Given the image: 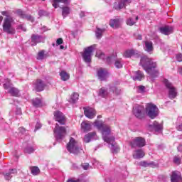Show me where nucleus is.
Returning <instances> with one entry per match:
<instances>
[{
  "mask_svg": "<svg viewBox=\"0 0 182 182\" xmlns=\"http://www.w3.org/2000/svg\"><path fill=\"white\" fill-rule=\"evenodd\" d=\"M139 166H141V167H152L154 168V167H159V164H155L154 161H142L139 163Z\"/></svg>",
  "mask_w": 182,
  "mask_h": 182,
  "instance_id": "obj_21",
  "label": "nucleus"
},
{
  "mask_svg": "<svg viewBox=\"0 0 182 182\" xmlns=\"http://www.w3.org/2000/svg\"><path fill=\"white\" fill-rule=\"evenodd\" d=\"M106 31L105 28H97L95 35L97 39H100L103 35V33Z\"/></svg>",
  "mask_w": 182,
  "mask_h": 182,
  "instance_id": "obj_35",
  "label": "nucleus"
},
{
  "mask_svg": "<svg viewBox=\"0 0 182 182\" xmlns=\"http://www.w3.org/2000/svg\"><path fill=\"white\" fill-rule=\"evenodd\" d=\"M150 126L154 129V130H155V132H160L163 130V125L157 122V121L154 122V123Z\"/></svg>",
  "mask_w": 182,
  "mask_h": 182,
  "instance_id": "obj_28",
  "label": "nucleus"
},
{
  "mask_svg": "<svg viewBox=\"0 0 182 182\" xmlns=\"http://www.w3.org/2000/svg\"><path fill=\"white\" fill-rule=\"evenodd\" d=\"M173 161L176 166H180V164H181V156L176 155L173 156Z\"/></svg>",
  "mask_w": 182,
  "mask_h": 182,
  "instance_id": "obj_41",
  "label": "nucleus"
},
{
  "mask_svg": "<svg viewBox=\"0 0 182 182\" xmlns=\"http://www.w3.org/2000/svg\"><path fill=\"white\" fill-rule=\"evenodd\" d=\"M182 122V117H178V119H177V122L176 123H180Z\"/></svg>",
  "mask_w": 182,
  "mask_h": 182,
  "instance_id": "obj_60",
  "label": "nucleus"
},
{
  "mask_svg": "<svg viewBox=\"0 0 182 182\" xmlns=\"http://www.w3.org/2000/svg\"><path fill=\"white\" fill-rule=\"evenodd\" d=\"M177 149H178V151H179L180 153H182V145H179Z\"/></svg>",
  "mask_w": 182,
  "mask_h": 182,
  "instance_id": "obj_61",
  "label": "nucleus"
},
{
  "mask_svg": "<svg viewBox=\"0 0 182 182\" xmlns=\"http://www.w3.org/2000/svg\"><path fill=\"white\" fill-rule=\"evenodd\" d=\"M39 16H48V12L45 10H40L38 11Z\"/></svg>",
  "mask_w": 182,
  "mask_h": 182,
  "instance_id": "obj_47",
  "label": "nucleus"
},
{
  "mask_svg": "<svg viewBox=\"0 0 182 182\" xmlns=\"http://www.w3.org/2000/svg\"><path fill=\"white\" fill-rule=\"evenodd\" d=\"M41 127H42V124L39 122H37L34 132H36V130H39V129H41Z\"/></svg>",
  "mask_w": 182,
  "mask_h": 182,
  "instance_id": "obj_54",
  "label": "nucleus"
},
{
  "mask_svg": "<svg viewBox=\"0 0 182 182\" xmlns=\"http://www.w3.org/2000/svg\"><path fill=\"white\" fill-rule=\"evenodd\" d=\"M60 76L61 77V80H63L64 82H66V80H69V78L70 76L66 71H61L60 73Z\"/></svg>",
  "mask_w": 182,
  "mask_h": 182,
  "instance_id": "obj_36",
  "label": "nucleus"
},
{
  "mask_svg": "<svg viewBox=\"0 0 182 182\" xmlns=\"http://www.w3.org/2000/svg\"><path fill=\"white\" fill-rule=\"evenodd\" d=\"M164 83L168 90V97L169 99H176L177 97V90L174 86H173V84L170 82L167 79L164 80Z\"/></svg>",
  "mask_w": 182,
  "mask_h": 182,
  "instance_id": "obj_8",
  "label": "nucleus"
},
{
  "mask_svg": "<svg viewBox=\"0 0 182 182\" xmlns=\"http://www.w3.org/2000/svg\"><path fill=\"white\" fill-rule=\"evenodd\" d=\"M60 49H61V50L65 49V46H60Z\"/></svg>",
  "mask_w": 182,
  "mask_h": 182,
  "instance_id": "obj_63",
  "label": "nucleus"
},
{
  "mask_svg": "<svg viewBox=\"0 0 182 182\" xmlns=\"http://www.w3.org/2000/svg\"><path fill=\"white\" fill-rule=\"evenodd\" d=\"M54 117L56 122H58L60 124H66V118H65V115L63 113L60 111H56L54 112Z\"/></svg>",
  "mask_w": 182,
  "mask_h": 182,
  "instance_id": "obj_13",
  "label": "nucleus"
},
{
  "mask_svg": "<svg viewBox=\"0 0 182 182\" xmlns=\"http://www.w3.org/2000/svg\"><path fill=\"white\" fill-rule=\"evenodd\" d=\"M67 182H79V180L68 179Z\"/></svg>",
  "mask_w": 182,
  "mask_h": 182,
  "instance_id": "obj_62",
  "label": "nucleus"
},
{
  "mask_svg": "<svg viewBox=\"0 0 182 182\" xmlns=\"http://www.w3.org/2000/svg\"><path fill=\"white\" fill-rule=\"evenodd\" d=\"M146 156V154L144 153V151L143 149H137L134 151V154H132L133 159H135L136 160L139 159H143Z\"/></svg>",
  "mask_w": 182,
  "mask_h": 182,
  "instance_id": "obj_20",
  "label": "nucleus"
},
{
  "mask_svg": "<svg viewBox=\"0 0 182 182\" xmlns=\"http://www.w3.org/2000/svg\"><path fill=\"white\" fill-rule=\"evenodd\" d=\"M32 103L34 107H42L43 106L42 100L39 98H35L34 100H33Z\"/></svg>",
  "mask_w": 182,
  "mask_h": 182,
  "instance_id": "obj_32",
  "label": "nucleus"
},
{
  "mask_svg": "<svg viewBox=\"0 0 182 182\" xmlns=\"http://www.w3.org/2000/svg\"><path fill=\"white\" fill-rule=\"evenodd\" d=\"M33 151H35V148L31 146H28L24 149V152L27 154H31V153H33Z\"/></svg>",
  "mask_w": 182,
  "mask_h": 182,
  "instance_id": "obj_42",
  "label": "nucleus"
},
{
  "mask_svg": "<svg viewBox=\"0 0 182 182\" xmlns=\"http://www.w3.org/2000/svg\"><path fill=\"white\" fill-rule=\"evenodd\" d=\"M4 89L5 90H8V93L11 95V96H14L16 97H18L19 96V90L18 88L14 87L11 82H8L6 83H4L3 85Z\"/></svg>",
  "mask_w": 182,
  "mask_h": 182,
  "instance_id": "obj_9",
  "label": "nucleus"
},
{
  "mask_svg": "<svg viewBox=\"0 0 182 182\" xmlns=\"http://www.w3.org/2000/svg\"><path fill=\"white\" fill-rule=\"evenodd\" d=\"M129 146L132 149L144 147L146 146V139L141 136L135 137L129 142Z\"/></svg>",
  "mask_w": 182,
  "mask_h": 182,
  "instance_id": "obj_7",
  "label": "nucleus"
},
{
  "mask_svg": "<svg viewBox=\"0 0 182 182\" xmlns=\"http://www.w3.org/2000/svg\"><path fill=\"white\" fill-rule=\"evenodd\" d=\"M12 22H14V18L7 17L4 19L3 23V31L9 35H15V28L12 27Z\"/></svg>",
  "mask_w": 182,
  "mask_h": 182,
  "instance_id": "obj_4",
  "label": "nucleus"
},
{
  "mask_svg": "<svg viewBox=\"0 0 182 182\" xmlns=\"http://www.w3.org/2000/svg\"><path fill=\"white\" fill-rule=\"evenodd\" d=\"M174 31V27L171 26H165L159 28V32L162 33V35H171Z\"/></svg>",
  "mask_w": 182,
  "mask_h": 182,
  "instance_id": "obj_15",
  "label": "nucleus"
},
{
  "mask_svg": "<svg viewBox=\"0 0 182 182\" xmlns=\"http://www.w3.org/2000/svg\"><path fill=\"white\" fill-rule=\"evenodd\" d=\"M135 38L137 39L138 41H141V35L140 34H135Z\"/></svg>",
  "mask_w": 182,
  "mask_h": 182,
  "instance_id": "obj_57",
  "label": "nucleus"
},
{
  "mask_svg": "<svg viewBox=\"0 0 182 182\" xmlns=\"http://www.w3.org/2000/svg\"><path fill=\"white\" fill-rule=\"evenodd\" d=\"M179 73H181V75H182V68L181 69H179Z\"/></svg>",
  "mask_w": 182,
  "mask_h": 182,
  "instance_id": "obj_64",
  "label": "nucleus"
},
{
  "mask_svg": "<svg viewBox=\"0 0 182 182\" xmlns=\"http://www.w3.org/2000/svg\"><path fill=\"white\" fill-rule=\"evenodd\" d=\"M18 171L16 168L9 169V172L3 173V175L4 176V178L6 180H11L12 178V174H16Z\"/></svg>",
  "mask_w": 182,
  "mask_h": 182,
  "instance_id": "obj_25",
  "label": "nucleus"
},
{
  "mask_svg": "<svg viewBox=\"0 0 182 182\" xmlns=\"http://www.w3.org/2000/svg\"><path fill=\"white\" fill-rule=\"evenodd\" d=\"M84 113L88 119H93L96 116V110L93 108H84Z\"/></svg>",
  "mask_w": 182,
  "mask_h": 182,
  "instance_id": "obj_18",
  "label": "nucleus"
},
{
  "mask_svg": "<svg viewBox=\"0 0 182 182\" xmlns=\"http://www.w3.org/2000/svg\"><path fill=\"white\" fill-rule=\"evenodd\" d=\"M66 136V128L59 126V124H55L54 129V136L57 141H60Z\"/></svg>",
  "mask_w": 182,
  "mask_h": 182,
  "instance_id": "obj_6",
  "label": "nucleus"
},
{
  "mask_svg": "<svg viewBox=\"0 0 182 182\" xmlns=\"http://www.w3.org/2000/svg\"><path fill=\"white\" fill-rule=\"evenodd\" d=\"M134 114L137 119H143L144 117V107L141 105H136L134 108Z\"/></svg>",
  "mask_w": 182,
  "mask_h": 182,
  "instance_id": "obj_12",
  "label": "nucleus"
},
{
  "mask_svg": "<svg viewBox=\"0 0 182 182\" xmlns=\"http://www.w3.org/2000/svg\"><path fill=\"white\" fill-rule=\"evenodd\" d=\"M63 43V39L62 38H59L56 41V46H59V45H62Z\"/></svg>",
  "mask_w": 182,
  "mask_h": 182,
  "instance_id": "obj_50",
  "label": "nucleus"
},
{
  "mask_svg": "<svg viewBox=\"0 0 182 182\" xmlns=\"http://www.w3.org/2000/svg\"><path fill=\"white\" fill-rule=\"evenodd\" d=\"M85 11H81L80 13V18H85Z\"/></svg>",
  "mask_w": 182,
  "mask_h": 182,
  "instance_id": "obj_59",
  "label": "nucleus"
},
{
  "mask_svg": "<svg viewBox=\"0 0 182 182\" xmlns=\"http://www.w3.org/2000/svg\"><path fill=\"white\" fill-rule=\"evenodd\" d=\"M81 128L83 132H90L92 130V122L84 121L81 123Z\"/></svg>",
  "mask_w": 182,
  "mask_h": 182,
  "instance_id": "obj_24",
  "label": "nucleus"
},
{
  "mask_svg": "<svg viewBox=\"0 0 182 182\" xmlns=\"http://www.w3.org/2000/svg\"><path fill=\"white\" fill-rule=\"evenodd\" d=\"M139 64L152 79H154V77H157L159 76L157 63L154 61V60L147 56H144L141 58Z\"/></svg>",
  "mask_w": 182,
  "mask_h": 182,
  "instance_id": "obj_2",
  "label": "nucleus"
},
{
  "mask_svg": "<svg viewBox=\"0 0 182 182\" xmlns=\"http://www.w3.org/2000/svg\"><path fill=\"white\" fill-rule=\"evenodd\" d=\"M45 86L46 85L43 82V80L38 79L34 83V89H36V92H42L45 89Z\"/></svg>",
  "mask_w": 182,
  "mask_h": 182,
  "instance_id": "obj_17",
  "label": "nucleus"
},
{
  "mask_svg": "<svg viewBox=\"0 0 182 182\" xmlns=\"http://www.w3.org/2000/svg\"><path fill=\"white\" fill-rule=\"evenodd\" d=\"M82 168H84L85 170H88L89 169V167H90V165L88 163H85V164H82Z\"/></svg>",
  "mask_w": 182,
  "mask_h": 182,
  "instance_id": "obj_53",
  "label": "nucleus"
},
{
  "mask_svg": "<svg viewBox=\"0 0 182 182\" xmlns=\"http://www.w3.org/2000/svg\"><path fill=\"white\" fill-rule=\"evenodd\" d=\"M109 26L114 29H117L120 26V20L119 18L111 19L109 21Z\"/></svg>",
  "mask_w": 182,
  "mask_h": 182,
  "instance_id": "obj_26",
  "label": "nucleus"
},
{
  "mask_svg": "<svg viewBox=\"0 0 182 182\" xmlns=\"http://www.w3.org/2000/svg\"><path fill=\"white\" fill-rule=\"evenodd\" d=\"M96 56L97 58H98L99 59H102V60H105V59H106V55L101 51L97 52Z\"/></svg>",
  "mask_w": 182,
  "mask_h": 182,
  "instance_id": "obj_43",
  "label": "nucleus"
},
{
  "mask_svg": "<svg viewBox=\"0 0 182 182\" xmlns=\"http://www.w3.org/2000/svg\"><path fill=\"white\" fill-rule=\"evenodd\" d=\"M146 89V87L143 85L139 86L138 87V92L139 93H144V90Z\"/></svg>",
  "mask_w": 182,
  "mask_h": 182,
  "instance_id": "obj_49",
  "label": "nucleus"
},
{
  "mask_svg": "<svg viewBox=\"0 0 182 182\" xmlns=\"http://www.w3.org/2000/svg\"><path fill=\"white\" fill-rule=\"evenodd\" d=\"M181 173L178 171H173L171 175V182H181Z\"/></svg>",
  "mask_w": 182,
  "mask_h": 182,
  "instance_id": "obj_16",
  "label": "nucleus"
},
{
  "mask_svg": "<svg viewBox=\"0 0 182 182\" xmlns=\"http://www.w3.org/2000/svg\"><path fill=\"white\" fill-rule=\"evenodd\" d=\"M146 112L147 116L150 117V119H156L157 116H159V108L157 106L153 103H149L146 107Z\"/></svg>",
  "mask_w": 182,
  "mask_h": 182,
  "instance_id": "obj_5",
  "label": "nucleus"
},
{
  "mask_svg": "<svg viewBox=\"0 0 182 182\" xmlns=\"http://www.w3.org/2000/svg\"><path fill=\"white\" fill-rule=\"evenodd\" d=\"M70 14V8L68 6L62 7V16L65 18Z\"/></svg>",
  "mask_w": 182,
  "mask_h": 182,
  "instance_id": "obj_34",
  "label": "nucleus"
},
{
  "mask_svg": "<svg viewBox=\"0 0 182 182\" xmlns=\"http://www.w3.org/2000/svg\"><path fill=\"white\" fill-rule=\"evenodd\" d=\"M1 15H3V16H6V18H11V16H8L7 11H2Z\"/></svg>",
  "mask_w": 182,
  "mask_h": 182,
  "instance_id": "obj_58",
  "label": "nucleus"
},
{
  "mask_svg": "<svg viewBox=\"0 0 182 182\" xmlns=\"http://www.w3.org/2000/svg\"><path fill=\"white\" fill-rule=\"evenodd\" d=\"M17 31H23V32H26V26L25 24H20L17 26Z\"/></svg>",
  "mask_w": 182,
  "mask_h": 182,
  "instance_id": "obj_45",
  "label": "nucleus"
},
{
  "mask_svg": "<svg viewBox=\"0 0 182 182\" xmlns=\"http://www.w3.org/2000/svg\"><path fill=\"white\" fill-rule=\"evenodd\" d=\"M108 95L107 89L105 87L100 89L98 96H100V97H107Z\"/></svg>",
  "mask_w": 182,
  "mask_h": 182,
  "instance_id": "obj_33",
  "label": "nucleus"
},
{
  "mask_svg": "<svg viewBox=\"0 0 182 182\" xmlns=\"http://www.w3.org/2000/svg\"><path fill=\"white\" fill-rule=\"evenodd\" d=\"M67 150L69 153H72L73 154H78L80 153V150L82 148L79 144V142L76 141L74 138H70L68 144H67Z\"/></svg>",
  "mask_w": 182,
  "mask_h": 182,
  "instance_id": "obj_3",
  "label": "nucleus"
},
{
  "mask_svg": "<svg viewBox=\"0 0 182 182\" xmlns=\"http://www.w3.org/2000/svg\"><path fill=\"white\" fill-rule=\"evenodd\" d=\"M137 55H139V51L132 49L124 51L123 56L124 58H132V56H137Z\"/></svg>",
  "mask_w": 182,
  "mask_h": 182,
  "instance_id": "obj_23",
  "label": "nucleus"
},
{
  "mask_svg": "<svg viewBox=\"0 0 182 182\" xmlns=\"http://www.w3.org/2000/svg\"><path fill=\"white\" fill-rule=\"evenodd\" d=\"M176 60H178V62H182V54L179 53L176 55Z\"/></svg>",
  "mask_w": 182,
  "mask_h": 182,
  "instance_id": "obj_52",
  "label": "nucleus"
},
{
  "mask_svg": "<svg viewBox=\"0 0 182 182\" xmlns=\"http://www.w3.org/2000/svg\"><path fill=\"white\" fill-rule=\"evenodd\" d=\"M18 130H19V133H21V134H23L26 132V130L23 127H20Z\"/></svg>",
  "mask_w": 182,
  "mask_h": 182,
  "instance_id": "obj_55",
  "label": "nucleus"
},
{
  "mask_svg": "<svg viewBox=\"0 0 182 182\" xmlns=\"http://www.w3.org/2000/svg\"><path fill=\"white\" fill-rule=\"evenodd\" d=\"M132 79L133 80H141V79H144V74L140 70L136 71Z\"/></svg>",
  "mask_w": 182,
  "mask_h": 182,
  "instance_id": "obj_30",
  "label": "nucleus"
},
{
  "mask_svg": "<svg viewBox=\"0 0 182 182\" xmlns=\"http://www.w3.org/2000/svg\"><path fill=\"white\" fill-rule=\"evenodd\" d=\"M137 21H139V16H136L135 20H134L133 18H129L127 20L126 23H127V25H129V26H133V25H134V23H136V22H137Z\"/></svg>",
  "mask_w": 182,
  "mask_h": 182,
  "instance_id": "obj_38",
  "label": "nucleus"
},
{
  "mask_svg": "<svg viewBox=\"0 0 182 182\" xmlns=\"http://www.w3.org/2000/svg\"><path fill=\"white\" fill-rule=\"evenodd\" d=\"M92 140H96V132H90L84 136L85 143H90Z\"/></svg>",
  "mask_w": 182,
  "mask_h": 182,
  "instance_id": "obj_22",
  "label": "nucleus"
},
{
  "mask_svg": "<svg viewBox=\"0 0 182 182\" xmlns=\"http://www.w3.org/2000/svg\"><path fill=\"white\" fill-rule=\"evenodd\" d=\"M42 42V37L40 35L33 34L31 36V46H36L38 43Z\"/></svg>",
  "mask_w": 182,
  "mask_h": 182,
  "instance_id": "obj_19",
  "label": "nucleus"
},
{
  "mask_svg": "<svg viewBox=\"0 0 182 182\" xmlns=\"http://www.w3.org/2000/svg\"><path fill=\"white\" fill-rule=\"evenodd\" d=\"M132 3V0H120V1L117 3H114V9L116 11H120V9H123V8L126 7V5H129V4Z\"/></svg>",
  "mask_w": 182,
  "mask_h": 182,
  "instance_id": "obj_14",
  "label": "nucleus"
},
{
  "mask_svg": "<svg viewBox=\"0 0 182 182\" xmlns=\"http://www.w3.org/2000/svg\"><path fill=\"white\" fill-rule=\"evenodd\" d=\"M114 66L117 69H122L123 68V60L122 58H117L114 61Z\"/></svg>",
  "mask_w": 182,
  "mask_h": 182,
  "instance_id": "obj_37",
  "label": "nucleus"
},
{
  "mask_svg": "<svg viewBox=\"0 0 182 182\" xmlns=\"http://www.w3.org/2000/svg\"><path fill=\"white\" fill-rule=\"evenodd\" d=\"M97 76L101 82H105L109 77V71L106 68H99L97 70Z\"/></svg>",
  "mask_w": 182,
  "mask_h": 182,
  "instance_id": "obj_11",
  "label": "nucleus"
},
{
  "mask_svg": "<svg viewBox=\"0 0 182 182\" xmlns=\"http://www.w3.org/2000/svg\"><path fill=\"white\" fill-rule=\"evenodd\" d=\"M110 92H112L114 95H122V90L120 88H117V87L114 85H111L109 87Z\"/></svg>",
  "mask_w": 182,
  "mask_h": 182,
  "instance_id": "obj_31",
  "label": "nucleus"
},
{
  "mask_svg": "<svg viewBox=\"0 0 182 182\" xmlns=\"http://www.w3.org/2000/svg\"><path fill=\"white\" fill-rule=\"evenodd\" d=\"M44 58H45V50H41V51L38 52L37 59L38 60H43V59H44Z\"/></svg>",
  "mask_w": 182,
  "mask_h": 182,
  "instance_id": "obj_44",
  "label": "nucleus"
},
{
  "mask_svg": "<svg viewBox=\"0 0 182 182\" xmlns=\"http://www.w3.org/2000/svg\"><path fill=\"white\" fill-rule=\"evenodd\" d=\"M17 15H18V16H20L21 18H22L23 19V17L25 16V13L22 10H17L16 11Z\"/></svg>",
  "mask_w": 182,
  "mask_h": 182,
  "instance_id": "obj_48",
  "label": "nucleus"
},
{
  "mask_svg": "<svg viewBox=\"0 0 182 182\" xmlns=\"http://www.w3.org/2000/svg\"><path fill=\"white\" fill-rule=\"evenodd\" d=\"M23 19H26L27 21H30L31 22H33V17L32 16L28 14H24V17H23Z\"/></svg>",
  "mask_w": 182,
  "mask_h": 182,
  "instance_id": "obj_46",
  "label": "nucleus"
},
{
  "mask_svg": "<svg viewBox=\"0 0 182 182\" xmlns=\"http://www.w3.org/2000/svg\"><path fill=\"white\" fill-rule=\"evenodd\" d=\"M95 127H97L98 130H101L102 134V139L104 141L108 144V146L110 149L112 153H118L120 148L117 144H116L114 136H110V127L109 125L103 124L102 121L96 120L93 123Z\"/></svg>",
  "mask_w": 182,
  "mask_h": 182,
  "instance_id": "obj_1",
  "label": "nucleus"
},
{
  "mask_svg": "<svg viewBox=\"0 0 182 182\" xmlns=\"http://www.w3.org/2000/svg\"><path fill=\"white\" fill-rule=\"evenodd\" d=\"M79 100V94L77 92L73 93L69 100L70 103H76Z\"/></svg>",
  "mask_w": 182,
  "mask_h": 182,
  "instance_id": "obj_39",
  "label": "nucleus"
},
{
  "mask_svg": "<svg viewBox=\"0 0 182 182\" xmlns=\"http://www.w3.org/2000/svg\"><path fill=\"white\" fill-rule=\"evenodd\" d=\"M53 6L54 8H58L59 6L58 4H64V5H69L70 4V0H53Z\"/></svg>",
  "mask_w": 182,
  "mask_h": 182,
  "instance_id": "obj_27",
  "label": "nucleus"
},
{
  "mask_svg": "<svg viewBox=\"0 0 182 182\" xmlns=\"http://www.w3.org/2000/svg\"><path fill=\"white\" fill-rule=\"evenodd\" d=\"M176 129L178 132H182V124H179V122H176Z\"/></svg>",
  "mask_w": 182,
  "mask_h": 182,
  "instance_id": "obj_51",
  "label": "nucleus"
},
{
  "mask_svg": "<svg viewBox=\"0 0 182 182\" xmlns=\"http://www.w3.org/2000/svg\"><path fill=\"white\" fill-rule=\"evenodd\" d=\"M94 46H90L85 48L82 53V59L85 63H90L92 62V53H93Z\"/></svg>",
  "mask_w": 182,
  "mask_h": 182,
  "instance_id": "obj_10",
  "label": "nucleus"
},
{
  "mask_svg": "<svg viewBox=\"0 0 182 182\" xmlns=\"http://www.w3.org/2000/svg\"><path fill=\"white\" fill-rule=\"evenodd\" d=\"M105 60L107 63H112V57L108 56L105 58Z\"/></svg>",
  "mask_w": 182,
  "mask_h": 182,
  "instance_id": "obj_56",
  "label": "nucleus"
},
{
  "mask_svg": "<svg viewBox=\"0 0 182 182\" xmlns=\"http://www.w3.org/2000/svg\"><path fill=\"white\" fill-rule=\"evenodd\" d=\"M144 50L148 53H151L154 50L153 43L151 41H145Z\"/></svg>",
  "mask_w": 182,
  "mask_h": 182,
  "instance_id": "obj_29",
  "label": "nucleus"
},
{
  "mask_svg": "<svg viewBox=\"0 0 182 182\" xmlns=\"http://www.w3.org/2000/svg\"><path fill=\"white\" fill-rule=\"evenodd\" d=\"M30 170L33 176H38V174L41 173V170H39V168H38V166H31L30 167Z\"/></svg>",
  "mask_w": 182,
  "mask_h": 182,
  "instance_id": "obj_40",
  "label": "nucleus"
}]
</instances>
